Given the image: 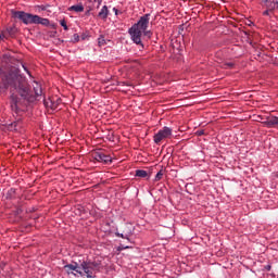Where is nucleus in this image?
<instances>
[{"label":"nucleus","mask_w":278,"mask_h":278,"mask_svg":"<svg viewBox=\"0 0 278 278\" xmlns=\"http://www.w3.org/2000/svg\"><path fill=\"white\" fill-rule=\"evenodd\" d=\"M68 11L76 12V13L84 12V4L79 3V4L72 5L68 8Z\"/></svg>","instance_id":"9b49d317"},{"label":"nucleus","mask_w":278,"mask_h":278,"mask_svg":"<svg viewBox=\"0 0 278 278\" xmlns=\"http://www.w3.org/2000/svg\"><path fill=\"white\" fill-rule=\"evenodd\" d=\"M74 40H75V42H79V35L74 34Z\"/></svg>","instance_id":"6ab92c4d"},{"label":"nucleus","mask_w":278,"mask_h":278,"mask_svg":"<svg viewBox=\"0 0 278 278\" xmlns=\"http://www.w3.org/2000/svg\"><path fill=\"white\" fill-rule=\"evenodd\" d=\"M0 78L4 88L11 90V109L13 112H24L28 103H34L42 98V85L38 81L33 83V90H29V85L21 71L16 67L5 70L0 68Z\"/></svg>","instance_id":"f257e3e1"},{"label":"nucleus","mask_w":278,"mask_h":278,"mask_svg":"<svg viewBox=\"0 0 278 278\" xmlns=\"http://www.w3.org/2000/svg\"><path fill=\"white\" fill-rule=\"evenodd\" d=\"M226 66H229V68H231L233 66V63H227Z\"/></svg>","instance_id":"4be33fe9"},{"label":"nucleus","mask_w":278,"mask_h":278,"mask_svg":"<svg viewBox=\"0 0 278 278\" xmlns=\"http://www.w3.org/2000/svg\"><path fill=\"white\" fill-rule=\"evenodd\" d=\"M12 16L13 18L23 21L25 25H49V20L30 13H25L24 11H12Z\"/></svg>","instance_id":"20e7f679"},{"label":"nucleus","mask_w":278,"mask_h":278,"mask_svg":"<svg viewBox=\"0 0 278 278\" xmlns=\"http://www.w3.org/2000/svg\"><path fill=\"white\" fill-rule=\"evenodd\" d=\"M16 31V28H7V35L8 36H14V33Z\"/></svg>","instance_id":"dca6fc26"},{"label":"nucleus","mask_w":278,"mask_h":278,"mask_svg":"<svg viewBox=\"0 0 278 278\" xmlns=\"http://www.w3.org/2000/svg\"><path fill=\"white\" fill-rule=\"evenodd\" d=\"M60 25L64 28L65 31H68V25H66V20H61Z\"/></svg>","instance_id":"4468645a"},{"label":"nucleus","mask_w":278,"mask_h":278,"mask_svg":"<svg viewBox=\"0 0 278 278\" xmlns=\"http://www.w3.org/2000/svg\"><path fill=\"white\" fill-rule=\"evenodd\" d=\"M98 45H99V47H105V45H108V40H105V36L101 35L98 38Z\"/></svg>","instance_id":"ddd939ff"},{"label":"nucleus","mask_w":278,"mask_h":278,"mask_svg":"<svg viewBox=\"0 0 278 278\" xmlns=\"http://www.w3.org/2000/svg\"><path fill=\"white\" fill-rule=\"evenodd\" d=\"M8 31L7 30H2L1 33H0V40H5V38H8Z\"/></svg>","instance_id":"f3484780"},{"label":"nucleus","mask_w":278,"mask_h":278,"mask_svg":"<svg viewBox=\"0 0 278 278\" xmlns=\"http://www.w3.org/2000/svg\"><path fill=\"white\" fill-rule=\"evenodd\" d=\"M92 159L96 160V162H101L102 164H112V156L105 154L103 150H97L92 152Z\"/></svg>","instance_id":"0eeeda50"},{"label":"nucleus","mask_w":278,"mask_h":278,"mask_svg":"<svg viewBox=\"0 0 278 278\" xmlns=\"http://www.w3.org/2000/svg\"><path fill=\"white\" fill-rule=\"evenodd\" d=\"M197 135H198V136H204V135H205V130H198V131H197Z\"/></svg>","instance_id":"a211bd4d"},{"label":"nucleus","mask_w":278,"mask_h":278,"mask_svg":"<svg viewBox=\"0 0 278 278\" xmlns=\"http://www.w3.org/2000/svg\"><path fill=\"white\" fill-rule=\"evenodd\" d=\"M135 175L136 177H141L142 179L149 177V173L144 169H137Z\"/></svg>","instance_id":"f8f14e48"},{"label":"nucleus","mask_w":278,"mask_h":278,"mask_svg":"<svg viewBox=\"0 0 278 278\" xmlns=\"http://www.w3.org/2000/svg\"><path fill=\"white\" fill-rule=\"evenodd\" d=\"M261 5L266 8L263 12V16H270V12H275L278 8V0H261Z\"/></svg>","instance_id":"39448f33"},{"label":"nucleus","mask_w":278,"mask_h":278,"mask_svg":"<svg viewBox=\"0 0 278 278\" xmlns=\"http://www.w3.org/2000/svg\"><path fill=\"white\" fill-rule=\"evenodd\" d=\"M162 177H164V170H160L156 175H155V181H160V179H162Z\"/></svg>","instance_id":"2eb2a0df"},{"label":"nucleus","mask_w":278,"mask_h":278,"mask_svg":"<svg viewBox=\"0 0 278 278\" xmlns=\"http://www.w3.org/2000/svg\"><path fill=\"white\" fill-rule=\"evenodd\" d=\"M149 21H151V14H144L139 18L138 23L134 24L128 29L130 40L137 45L139 51H144V42L142 41L144 36H147V38L153 36L151 30H147L149 29Z\"/></svg>","instance_id":"7ed1b4c3"},{"label":"nucleus","mask_w":278,"mask_h":278,"mask_svg":"<svg viewBox=\"0 0 278 278\" xmlns=\"http://www.w3.org/2000/svg\"><path fill=\"white\" fill-rule=\"evenodd\" d=\"M117 238H125V235L121 233V232H116Z\"/></svg>","instance_id":"aec40b11"},{"label":"nucleus","mask_w":278,"mask_h":278,"mask_svg":"<svg viewBox=\"0 0 278 278\" xmlns=\"http://www.w3.org/2000/svg\"><path fill=\"white\" fill-rule=\"evenodd\" d=\"M113 12L116 14V16H118V9L113 8Z\"/></svg>","instance_id":"412c9836"},{"label":"nucleus","mask_w":278,"mask_h":278,"mask_svg":"<svg viewBox=\"0 0 278 278\" xmlns=\"http://www.w3.org/2000/svg\"><path fill=\"white\" fill-rule=\"evenodd\" d=\"M101 1H102V0H98L99 5H101Z\"/></svg>","instance_id":"b1692460"},{"label":"nucleus","mask_w":278,"mask_h":278,"mask_svg":"<svg viewBox=\"0 0 278 278\" xmlns=\"http://www.w3.org/2000/svg\"><path fill=\"white\" fill-rule=\"evenodd\" d=\"M64 270L67 275H73L74 277H87L97 278V273H101V262L97 261H83L79 263L74 262L64 266Z\"/></svg>","instance_id":"f03ea898"},{"label":"nucleus","mask_w":278,"mask_h":278,"mask_svg":"<svg viewBox=\"0 0 278 278\" xmlns=\"http://www.w3.org/2000/svg\"><path fill=\"white\" fill-rule=\"evenodd\" d=\"M173 136V129L169 127H163V129L159 130L157 134L154 135L155 144H160L162 140H166V138H170Z\"/></svg>","instance_id":"423d86ee"},{"label":"nucleus","mask_w":278,"mask_h":278,"mask_svg":"<svg viewBox=\"0 0 278 278\" xmlns=\"http://www.w3.org/2000/svg\"><path fill=\"white\" fill-rule=\"evenodd\" d=\"M22 66H23L24 71H27V67L25 65H22Z\"/></svg>","instance_id":"5701e85b"},{"label":"nucleus","mask_w":278,"mask_h":278,"mask_svg":"<svg viewBox=\"0 0 278 278\" xmlns=\"http://www.w3.org/2000/svg\"><path fill=\"white\" fill-rule=\"evenodd\" d=\"M109 14H110V10H108V5H104L98 13V17L101 18L102 21H105V18H108Z\"/></svg>","instance_id":"9d476101"},{"label":"nucleus","mask_w":278,"mask_h":278,"mask_svg":"<svg viewBox=\"0 0 278 278\" xmlns=\"http://www.w3.org/2000/svg\"><path fill=\"white\" fill-rule=\"evenodd\" d=\"M60 103H62V100L60 99H56V101L51 98L48 100H43V105L50 108V110H58Z\"/></svg>","instance_id":"1a4fd4ad"},{"label":"nucleus","mask_w":278,"mask_h":278,"mask_svg":"<svg viewBox=\"0 0 278 278\" xmlns=\"http://www.w3.org/2000/svg\"><path fill=\"white\" fill-rule=\"evenodd\" d=\"M264 127H268V129L276 128L278 129V117L277 116H267L261 118Z\"/></svg>","instance_id":"6e6552de"}]
</instances>
